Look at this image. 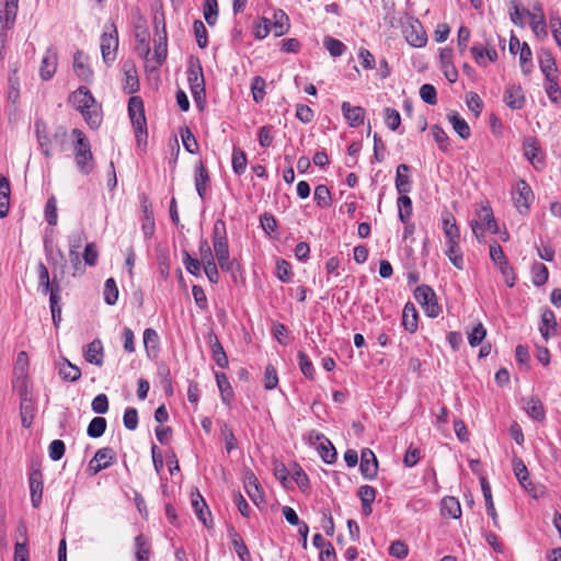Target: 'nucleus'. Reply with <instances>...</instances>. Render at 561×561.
Wrapping results in <instances>:
<instances>
[{
    "label": "nucleus",
    "instance_id": "bf43d9fd",
    "mask_svg": "<svg viewBox=\"0 0 561 561\" xmlns=\"http://www.w3.org/2000/svg\"><path fill=\"white\" fill-rule=\"evenodd\" d=\"M106 430V420L101 416H95L88 425L87 434L92 438L101 437Z\"/></svg>",
    "mask_w": 561,
    "mask_h": 561
},
{
    "label": "nucleus",
    "instance_id": "2f4dec72",
    "mask_svg": "<svg viewBox=\"0 0 561 561\" xmlns=\"http://www.w3.org/2000/svg\"><path fill=\"white\" fill-rule=\"evenodd\" d=\"M31 501L34 507H38L43 495V479L39 471H33L30 474Z\"/></svg>",
    "mask_w": 561,
    "mask_h": 561
},
{
    "label": "nucleus",
    "instance_id": "774afa93",
    "mask_svg": "<svg viewBox=\"0 0 561 561\" xmlns=\"http://www.w3.org/2000/svg\"><path fill=\"white\" fill-rule=\"evenodd\" d=\"M385 123L391 130H397L401 124L400 113L392 107H386L383 110Z\"/></svg>",
    "mask_w": 561,
    "mask_h": 561
},
{
    "label": "nucleus",
    "instance_id": "4468645a",
    "mask_svg": "<svg viewBox=\"0 0 561 561\" xmlns=\"http://www.w3.org/2000/svg\"><path fill=\"white\" fill-rule=\"evenodd\" d=\"M527 15L530 19V27L537 37H546L548 35L546 16L542 5L539 1L534 2L533 12L528 11Z\"/></svg>",
    "mask_w": 561,
    "mask_h": 561
},
{
    "label": "nucleus",
    "instance_id": "13d9d810",
    "mask_svg": "<svg viewBox=\"0 0 561 561\" xmlns=\"http://www.w3.org/2000/svg\"><path fill=\"white\" fill-rule=\"evenodd\" d=\"M313 197L320 208H327L331 205V193L327 185H317Z\"/></svg>",
    "mask_w": 561,
    "mask_h": 561
},
{
    "label": "nucleus",
    "instance_id": "5701e85b",
    "mask_svg": "<svg viewBox=\"0 0 561 561\" xmlns=\"http://www.w3.org/2000/svg\"><path fill=\"white\" fill-rule=\"evenodd\" d=\"M214 252L220 268L234 275L236 268H238L239 265L234 259H230L228 244L216 245Z\"/></svg>",
    "mask_w": 561,
    "mask_h": 561
},
{
    "label": "nucleus",
    "instance_id": "aec40b11",
    "mask_svg": "<svg viewBox=\"0 0 561 561\" xmlns=\"http://www.w3.org/2000/svg\"><path fill=\"white\" fill-rule=\"evenodd\" d=\"M84 359L92 365L102 366L104 360V347L100 339L93 340L83 348Z\"/></svg>",
    "mask_w": 561,
    "mask_h": 561
},
{
    "label": "nucleus",
    "instance_id": "f704fd0d",
    "mask_svg": "<svg viewBox=\"0 0 561 561\" xmlns=\"http://www.w3.org/2000/svg\"><path fill=\"white\" fill-rule=\"evenodd\" d=\"M316 439L320 440L319 454L325 463H333L336 460V450L332 443L322 434H316Z\"/></svg>",
    "mask_w": 561,
    "mask_h": 561
},
{
    "label": "nucleus",
    "instance_id": "37998d69",
    "mask_svg": "<svg viewBox=\"0 0 561 561\" xmlns=\"http://www.w3.org/2000/svg\"><path fill=\"white\" fill-rule=\"evenodd\" d=\"M442 514L451 518H459L461 516V507L459 501L454 496H445L442 500Z\"/></svg>",
    "mask_w": 561,
    "mask_h": 561
},
{
    "label": "nucleus",
    "instance_id": "f257e3e1",
    "mask_svg": "<svg viewBox=\"0 0 561 561\" xmlns=\"http://www.w3.org/2000/svg\"><path fill=\"white\" fill-rule=\"evenodd\" d=\"M69 102L78 110L91 128H98L102 122L101 107L91 92L80 87L69 96Z\"/></svg>",
    "mask_w": 561,
    "mask_h": 561
},
{
    "label": "nucleus",
    "instance_id": "c9c22d12",
    "mask_svg": "<svg viewBox=\"0 0 561 561\" xmlns=\"http://www.w3.org/2000/svg\"><path fill=\"white\" fill-rule=\"evenodd\" d=\"M539 67L545 75V79L557 77L554 75L557 71L556 60L549 50H541L539 54Z\"/></svg>",
    "mask_w": 561,
    "mask_h": 561
},
{
    "label": "nucleus",
    "instance_id": "864d4df0",
    "mask_svg": "<svg viewBox=\"0 0 561 561\" xmlns=\"http://www.w3.org/2000/svg\"><path fill=\"white\" fill-rule=\"evenodd\" d=\"M528 10L522 9L519 0H512L510 3V18L512 23L516 26L524 27V14H527Z\"/></svg>",
    "mask_w": 561,
    "mask_h": 561
},
{
    "label": "nucleus",
    "instance_id": "3c124183",
    "mask_svg": "<svg viewBox=\"0 0 561 561\" xmlns=\"http://www.w3.org/2000/svg\"><path fill=\"white\" fill-rule=\"evenodd\" d=\"M247 163H248V160H247V156H245L244 151L238 147H234L233 151H232V160H231L233 172L238 175L243 174L245 171V168H247Z\"/></svg>",
    "mask_w": 561,
    "mask_h": 561
},
{
    "label": "nucleus",
    "instance_id": "b1692460",
    "mask_svg": "<svg viewBox=\"0 0 561 561\" xmlns=\"http://www.w3.org/2000/svg\"><path fill=\"white\" fill-rule=\"evenodd\" d=\"M73 70L76 75L83 81L89 82L93 72L88 65V57L80 50L73 55Z\"/></svg>",
    "mask_w": 561,
    "mask_h": 561
},
{
    "label": "nucleus",
    "instance_id": "423d86ee",
    "mask_svg": "<svg viewBox=\"0 0 561 561\" xmlns=\"http://www.w3.org/2000/svg\"><path fill=\"white\" fill-rule=\"evenodd\" d=\"M414 298L423 307L428 317L435 318L439 314L440 307L437 304L434 290L430 286L421 285L416 287Z\"/></svg>",
    "mask_w": 561,
    "mask_h": 561
},
{
    "label": "nucleus",
    "instance_id": "9b49d317",
    "mask_svg": "<svg viewBox=\"0 0 561 561\" xmlns=\"http://www.w3.org/2000/svg\"><path fill=\"white\" fill-rule=\"evenodd\" d=\"M523 149L524 156L535 169L543 168V153L535 137H526L523 141Z\"/></svg>",
    "mask_w": 561,
    "mask_h": 561
},
{
    "label": "nucleus",
    "instance_id": "052dcab7",
    "mask_svg": "<svg viewBox=\"0 0 561 561\" xmlns=\"http://www.w3.org/2000/svg\"><path fill=\"white\" fill-rule=\"evenodd\" d=\"M323 45L332 57H340L346 50V46L341 41L331 36L324 37Z\"/></svg>",
    "mask_w": 561,
    "mask_h": 561
},
{
    "label": "nucleus",
    "instance_id": "6e6552de",
    "mask_svg": "<svg viewBox=\"0 0 561 561\" xmlns=\"http://www.w3.org/2000/svg\"><path fill=\"white\" fill-rule=\"evenodd\" d=\"M128 114L134 128L138 134L146 131L147 122L145 117L144 102L139 96H131L128 101Z\"/></svg>",
    "mask_w": 561,
    "mask_h": 561
},
{
    "label": "nucleus",
    "instance_id": "79ce46f5",
    "mask_svg": "<svg viewBox=\"0 0 561 561\" xmlns=\"http://www.w3.org/2000/svg\"><path fill=\"white\" fill-rule=\"evenodd\" d=\"M229 537L231 539V545L238 554V557L241 559V561H250V552L241 538V536L236 531L234 528L229 529Z\"/></svg>",
    "mask_w": 561,
    "mask_h": 561
},
{
    "label": "nucleus",
    "instance_id": "ddd939ff",
    "mask_svg": "<svg viewBox=\"0 0 561 561\" xmlns=\"http://www.w3.org/2000/svg\"><path fill=\"white\" fill-rule=\"evenodd\" d=\"M28 357L26 352L22 351L18 354L14 365L13 389L28 388L27 386Z\"/></svg>",
    "mask_w": 561,
    "mask_h": 561
},
{
    "label": "nucleus",
    "instance_id": "de8ad7c7",
    "mask_svg": "<svg viewBox=\"0 0 561 561\" xmlns=\"http://www.w3.org/2000/svg\"><path fill=\"white\" fill-rule=\"evenodd\" d=\"M141 230L145 238L149 239L154 233V218L153 213L149 206H144L141 218Z\"/></svg>",
    "mask_w": 561,
    "mask_h": 561
},
{
    "label": "nucleus",
    "instance_id": "72a5a7b5",
    "mask_svg": "<svg viewBox=\"0 0 561 561\" xmlns=\"http://www.w3.org/2000/svg\"><path fill=\"white\" fill-rule=\"evenodd\" d=\"M480 482H481L482 493H483V496H484V500H485L486 513L492 518L493 525L496 528H500L499 516L496 514V511H495V507H494V504H493L491 488H490V485H489V483H488V481H486V479L484 477H482L480 479Z\"/></svg>",
    "mask_w": 561,
    "mask_h": 561
},
{
    "label": "nucleus",
    "instance_id": "bb28decb",
    "mask_svg": "<svg viewBox=\"0 0 561 561\" xmlns=\"http://www.w3.org/2000/svg\"><path fill=\"white\" fill-rule=\"evenodd\" d=\"M523 409L526 414L535 421H542L545 419V408L539 398L529 397L523 400Z\"/></svg>",
    "mask_w": 561,
    "mask_h": 561
},
{
    "label": "nucleus",
    "instance_id": "2eb2a0df",
    "mask_svg": "<svg viewBox=\"0 0 561 561\" xmlns=\"http://www.w3.org/2000/svg\"><path fill=\"white\" fill-rule=\"evenodd\" d=\"M360 473L367 480H374L378 473V460L369 448H364L360 453Z\"/></svg>",
    "mask_w": 561,
    "mask_h": 561
},
{
    "label": "nucleus",
    "instance_id": "7c9ffc66",
    "mask_svg": "<svg viewBox=\"0 0 561 561\" xmlns=\"http://www.w3.org/2000/svg\"><path fill=\"white\" fill-rule=\"evenodd\" d=\"M289 19L283 10H274L271 20V31L276 37H279L288 32Z\"/></svg>",
    "mask_w": 561,
    "mask_h": 561
},
{
    "label": "nucleus",
    "instance_id": "c756f323",
    "mask_svg": "<svg viewBox=\"0 0 561 561\" xmlns=\"http://www.w3.org/2000/svg\"><path fill=\"white\" fill-rule=\"evenodd\" d=\"M208 342L211 347V356L214 362L220 367L226 368L228 366V357L227 354L219 342L216 334L210 333L208 336Z\"/></svg>",
    "mask_w": 561,
    "mask_h": 561
},
{
    "label": "nucleus",
    "instance_id": "4be33fe9",
    "mask_svg": "<svg viewBox=\"0 0 561 561\" xmlns=\"http://www.w3.org/2000/svg\"><path fill=\"white\" fill-rule=\"evenodd\" d=\"M342 114L351 127H358L364 123L365 108L362 106H352L350 102H343Z\"/></svg>",
    "mask_w": 561,
    "mask_h": 561
},
{
    "label": "nucleus",
    "instance_id": "f8f14e48",
    "mask_svg": "<svg viewBox=\"0 0 561 561\" xmlns=\"http://www.w3.org/2000/svg\"><path fill=\"white\" fill-rule=\"evenodd\" d=\"M187 79L190 82V89L194 100L199 103L205 99V82L202 71V67H191L187 71Z\"/></svg>",
    "mask_w": 561,
    "mask_h": 561
},
{
    "label": "nucleus",
    "instance_id": "cd10ccee",
    "mask_svg": "<svg viewBox=\"0 0 561 561\" xmlns=\"http://www.w3.org/2000/svg\"><path fill=\"white\" fill-rule=\"evenodd\" d=\"M539 331L545 340L557 333L556 316L550 309L542 311Z\"/></svg>",
    "mask_w": 561,
    "mask_h": 561
},
{
    "label": "nucleus",
    "instance_id": "ea45409f",
    "mask_svg": "<svg viewBox=\"0 0 561 561\" xmlns=\"http://www.w3.org/2000/svg\"><path fill=\"white\" fill-rule=\"evenodd\" d=\"M417 311L412 304H407L402 312V325L410 333L417 330Z\"/></svg>",
    "mask_w": 561,
    "mask_h": 561
},
{
    "label": "nucleus",
    "instance_id": "f3484780",
    "mask_svg": "<svg viewBox=\"0 0 561 561\" xmlns=\"http://www.w3.org/2000/svg\"><path fill=\"white\" fill-rule=\"evenodd\" d=\"M243 484L249 497L256 506H260V504L264 502V493L257 478L252 471H247L244 473Z\"/></svg>",
    "mask_w": 561,
    "mask_h": 561
},
{
    "label": "nucleus",
    "instance_id": "c85d7f7f",
    "mask_svg": "<svg viewBox=\"0 0 561 561\" xmlns=\"http://www.w3.org/2000/svg\"><path fill=\"white\" fill-rule=\"evenodd\" d=\"M191 504L197 516V518L204 524L207 525V516L210 515L208 511V506L201 495L199 491L195 489L191 492Z\"/></svg>",
    "mask_w": 561,
    "mask_h": 561
},
{
    "label": "nucleus",
    "instance_id": "e2e57ef3",
    "mask_svg": "<svg viewBox=\"0 0 561 561\" xmlns=\"http://www.w3.org/2000/svg\"><path fill=\"white\" fill-rule=\"evenodd\" d=\"M486 336V330L482 323L476 324L470 332H468V342L470 346L476 347L482 343Z\"/></svg>",
    "mask_w": 561,
    "mask_h": 561
},
{
    "label": "nucleus",
    "instance_id": "7ed1b4c3",
    "mask_svg": "<svg viewBox=\"0 0 561 561\" xmlns=\"http://www.w3.org/2000/svg\"><path fill=\"white\" fill-rule=\"evenodd\" d=\"M471 230L479 242L484 241L485 231L497 233V225L491 207L482 205L470 221Z\"/></svg>",
    "mask_w": 561,
    "mask_h": 561
},
{
    "label": "nucleus",
    "instance_id": "a878e982",
    "mask_svg": "<svg viewBox=\"0 0 561 561\" xmlns=\"http://www.w3.org/2000/svg\"><path fill=\"white\" fill-rule=\"evenodd\" d=\"M410 167L408 164H399L396 173V188L398 193L408 194L411 191V178L409 175Z\"/></svg>",
    "mask_w": 561,
    "mask_h": 561
},
{
    "label": "nucleus",
    "instance_id": "c03bdc74",
    "mask_svg": "<svg viewBox=\"0 0 561 561\" xmlns=\"http://www.w3.org/2000/svg\"><path fill=\"white\" fill-rule=\"evenodd\" d=\"M59 375L66 381L75 382L80 379L81 370L68 359H64L59 367Z\"/></svg>",
    "mask_w": 561,
    "mask_h": 561
},
{
    "label": "nucleus",
    "instance_id": "f03ea898",
    "mask_svg": "<svg viewBox=\"0 0 561 561\" xmlns=\"http://www.w3.org/2000/svg\"><path fill=\"white\" fill-rule=\"evenodd\" d=\"M20 89H21L20 65L14 64L10 68V71H9L8 90H7V114H8V119L10 123L18 121L21 116Z\"/></svg>",
    "mask_w": 561,
    "mask_h": 561
},
{
    "label": "nucleus",
    "instance_id": "a19ab883",
    "mask_svg": "<svg viewBox=\"0 0 561 561\" xmlns=\"http://www.w3.org/2000/svg\"><path fill=\"white\" fill-rule=\"evenodd\" d=\"M447 117L459 137L462 139H468L470 137L471 130L468 123L457 112L449 113Z\"/></svg>",
    "mask_w": 561,
    "mask_h": 561
},
{
    "label": "nucleus",
    "instance_id": "4c0bfd02",
    "mask_svg": "<svg viewBox=\"0 0 561 561\" xmlns=\"http://www.w3.org/2000/svg\"><path fill=\"white\" fill-rule=\"evenodd\" d=\"M357 495L362 502V510L365 515L371 513V504L376 499V490L370 485H362L357 491Z\"/></svg>",
    "mask_w": 561,
    "mask_h": 561
},
{
    "label": "nucleus",
    "instance_id": "0e129e2a",
    "mask_svg": "<svg viewBox=\"0 0 561 561\" xmlns=\"http://www.w3.org/2000/svg\"><path fill=\"white\" fill-rule=\"evenodd\" d=\"M218 18L217 0H206L204 4V19L208 25L216 24Z\"/></svg>",
    "mask_w": 561,
    "mask_h": 561
},
{
    "label": "nucleus",
    "instance_id": "a211bd4d",
    "mask_svg": "<svg viewBox=\"0 0 561 561\" xmlns=\"http://www.w3.org/2000/svg\"><path fill=\"white\" fill-rule=\"evenodd\" d=\"M101 53L105 64L112 62L116 58V51L118 48L117 33H104L101 36Z\"/></svg>",
    "mask_w": 561,
    "mask_h": 561
},
{
    "label": "nucleus",
    "instance_id": "5fc2aeb1",
    "mask_svg": "<svg viewBox=\"0 0 561 561\" xmlns=\"http://www.w3.org/2000/svg\"><path fill=\"white\" fill-rule=\"evenodd\" d=\"M545 91L552 103L559 104L561 102V89L557 77L546 79Z\"/></svg>",
    "mask_w": 561,
    "mask_h": 561
},
{
    "label": "nucleus",
    "instance_id": "9d476101",
    "mask_svg": "<svg viewBox=\"0 0 561 561\" xmlns=\"http://www.w3.org/2000/svg\"><path fill=\"white\" fill-rule=\"evenodd\" d=\"M14 390L19 393L20 397V414L22 425L27 428L32 424L35 412L32 394L28 391V388H20Z\"/></svg>",
    "mask_w": 561,
    "mask_h": 561
},
{
    "label": "nucleus",
    "instance_id": "0eeeda50",
    "mask_svg": "<svg viewBox=\"0 0 561 561\" xmlns=\"http://www.w3.org/2000/svg\"><path fill=\"white\" fill-rule=\"evenodd\" d=\"M513 201L518 213L526 215L529 210L530 204L534 201V193L530 186L524 180H519L513 192Z\"/></svg>",
    "mask_w": 561,
    "mask_h": 561
},
{
    "label": "nucleus",
    "instance_id": "412c9836",
    "mask_svg": "<svg viewBox=\"0 0 561 561\" xmlns=\"http://www.w3.org/2000/svg\"><path fill=\"white\" fill-rule=\"evenodd\" d=\"M35 134L37 138L38 146L42 150V152L47 157H51V145L53 139L51 136L47 131V126L44 121L36 119L35 121Z\"/></svg>",
    "mask_w": 561,
    "mask_h": 561
},
{
    "label": "nucleus",
    "instance_id": "09e8293b",
    "mask_svg": "<svg viewBox=\"0 0 561 561\" xmlns=\"http://www.w3.org/2000/svg\"><path fill=\"white\" fill-rule=\"evenodd\" d=\"M124 85L123 89L127 94H133L139 90V80L135 68L130 67L124 72Z\"/></svg>",
    "mask_w": 561,
    "mask_h": 561
},
{
    "label": "nucleus",
    "instance_id": "338daca9",
    "mask_svg": "<svg viewBox=\"0 0 561 561\" xmlns=\"http://www.w3.org/2000/svg\"><path fill=\"white\" fill-rule=\"evenodd\" d=\"M298 364L304 376L312 380L314 378L316 370L313 364L305 352L298 353Z\"/></svg>",
    "mask_w": 561,
    "mask_h": 561
},
{
    "label": "nucleus",
    "instance_id": "49530a36",
    "mask_svg": "<svg viewBox=\"0 0 561 561\" xmlns=\"http://www.w3.org/2000/svg\"><path fill=\"white\" fill-rule=\"evenodd\" d=\"M443 230L446 240H456L460 238L456 220L454 216L449 213L445 214L443 217Z\"/></svg>",
    "mask_w": 561,
    "mask_h": 561
},
{
    "label": "nucleus",
    "instance_id": "4d7b16f0",
    "mask_svg": "<svg viewBox=\"0 0 561 561\" xmlns=\"http://www.w3.org/2000/svg\"><path fill=\"white\" fill-rule=\"evenodd\" d=\"M399 209V219L407 221L412 215V201L407 194H401L397 201Z\"/></svg>",
    "mask_w": 561,
    "mask_h": 561
},
{
    "label": "nucleus",
    "instance_id": "58836bf2",
    "mask_svg": "<svg viewBox=\"0 0 561 561\" xmlns=\"http://www.w3.org/2000/svg\"><path fill=\"white\" fill-rule=\"evenodd\" d=\"M216 382L220 391L221 400L225 404L229 405L233 399L232 387L224 373L215 374Z\"/></svg>",
    "mask_w": 561,
    "mask_h": 561
},
{
    "label": "nucleus",
    "instance_id": "39448f33",
    "mask_svg": "<svg viewBox=\"0 0 561 561\" xmlns=\"http://www.w3.org/2000/svg\"><path fill=\"white\" fill-rule=\"evenodd\" d=\"M402 33L405 41L413 47H423L427 43L426 32L415 18L409 16L402 23Z\"/></svg>",
    "mask_w": 561,
    "mask_h": 561
},
{
    "label": "nucleus",
    "instance_id": "603ef678",
    "mask_svg": "<svg viewBox=\"0 0 561 561\" xmlns=\"http://www.w3.org/2000/svg\"><path fill=\"white\" fill-rule=\"evenodd\" d=\"M228 244L226 224L221 219H217L213 228V247Z\"/></svg>",
    "mask_w": 561,
    "mask_h": 561
},
{
    "label": "nucleus",
    "instance_id": "8fccbe9b",
    "mask_svg": "<svg viewBox=\"0 0 561 561\" xmlns=\"http://www.w3.org/2000/svg\"><path fill=\"white\" fill-rule=\"evenodd\" d=\"M135 557L136 561H149L150 559V547L142 535H138L135 538Z\"/></svg>",
    "mask_w": 561,
    "mask_h": 561
},
{
    "label": "nucleus",
    "instance_id": "dca6fc26",
    "mask_svg": "<svg viewBox=\"0 0 561 561\" xmlns=\"http://www.w3.org/2000/svg\"><path fill=\"white\" fill-rule=\"evenodd\" d=\"M57 50L55 47L49 46L42 58L39 67V76L43 80L47 81L54 77L57 70Z\"/></svg>",
    "mask_w": 561,
    "mask_h": 561
},
{
    "label": "nucleus",
    "instance_id": "680f3d73",
    "mask_svg": "<svg viewBox=\"0 0 561 561\" xmlns=\"http://www.w3.org/2000/svg\"><path fill=\"white\" fill-rule=\"evenodd\" d=\"M118 299V288L114 278H107L104 284V301L113 306Z\"/></svg>",
    "mask_w": 561,
    "mask_h": 561
},
{
    "label": "nucleus",
    "instance_id": "69168bd1",
    "mask_svg": "<svg viewBox=\"0 0 561 561\" xmlns=\"http://www.w3.org/2000/svg\"><path fill=\"white\" fill-rule=\"evenodd\" d=\"M220 434L225 440V448L227 453H231L237 448V439L234 437L233 431L227 423L221 424Z\"/></svg>",
    "mask_w": 561,
    "mask_h": 561
},
{
    "label": "nucleus",
    "instance_id": "473e14b6",
    "mask_svg": "<svg viewBox=\"0 0 561 561\" xmlns=\"http://www.w3.org/2000/svg\"><path fill=\"white\" fill-rule=\"evenodd\" d=\"M445 254L448 256L449 261L456 268H463V257L459 248V239L446 240Z\"/></svg>",
    "mask_w": 561,
    "mask_h": 561
},
{
    "label": "nucleus",
    "instance_id": "6e6d98bb",
    "mask_svg": "<svg viewBox=\"0 0 561 561\" xmlns=\"http://www.w3.org/2000/svg\"><path fill=\"white\" fill-rule=\"evenodd\" d=\"M549 272L545 264L534 263L531 266V280L536 286H542L548 280Z\"/></svg>",
    "mask_w": 561,
    "mask_h": 561
},
{
    "label": "nucleus",
    "instance_id": "e433bc0d",
    "mask_svg": "<svg viewBox=\"0 0 561 561\" xmlns=\"http://www.w3.org/2000/svg\"><path fill=\"white\" fill-rule=\"evenodd\" d=\"M209 175L202 162L195 167V187L202 199L205 198Z\"/></svg>",
    "mask_w": 561,
    "mask_h": 561
},
{
    "label": "nucleus",
    "instance_id": "6ab92c4d",
    "mask_svg": "<svg viewBox=\"0 0 561 561\" xmlns=\"http://www.w3.org/2000/svg\"><path fill=\"white\" fill-rule=\"evenodd\" d=\"M513 471H514V474H515L516 479L518 480L519 484L533 497H537V493L535 491V485L528 478V469H527L526 465L524 463V461L518 457L513 458Z\"/></svg>",
    "mask_w": 561,
    "mask_h": 561
},
{
    "label": "nucleus",
    "instance_id": "393cba45",
    "mask_svg": "<svg viewBox=\"0 0 561 561\" xmlns=\"http://www.w3.org/2000/svg\"><path fill=\"white\" fill-rule=\"evenodd\" d=\"M504 102L512 110H519L525 104L523 89L517 85H510L504 93Z\"/></svg>",
    "mask_w": 561,
    "mask_h": 561
},
{
    "label": "nucleus",
    "instance_id": "20e7f679",
    "mask_svg": "<svg viewBox=\"0 0 561 561\" xmlns=\"http://www.w3.org/2000/svg\"><path fill=\"white\" fill-rule=\"evenodd\" d=\"M72 136L76 139V145H75L76 164L82 173L88 174L92 170V165L89 162L93 158L92 152H91L90 142H89L88 138L85 137V135L80 129H77V128L73 129Z\"/></svg>",
    "mask_w": 561,
    "mask_h": 561
},
{
    "label": "nucleus",
    "instance_id": "a18cd8bd",
    "mask_svg": "<svg viewBox=\"0 0 561 561\" xmlns=\"http://www.w3.org/2000/svg\"><path fill=\"white\" fill-rule=\"evenodd\" d=\"M439 56L442 59L444 75H445L446 79L451 83L456 82V80L458 78V73H457V70L455 69V67L450 64L451 50L450 49H442Z\"/></svg>",
    "mask_w": 561,
    "mask_h": 561
},
{
    "label": "nucleus",
    "instance_id": "1a4fd4ad",
    "mask_svg": "<svg viewBox=\"0 0 561 561\" xmlns=\"http://www.w3.org/2000/svg\"><path fill=\"white\" fill-rule=\"evenodd\" d=\"M116 454L111 447L100 448L89 462L88 470L90 474L94 476L101 470L112 466Z\"/></svg>",
    "mask_w": 561,
    "mask_h": 561
}]
</instances>
